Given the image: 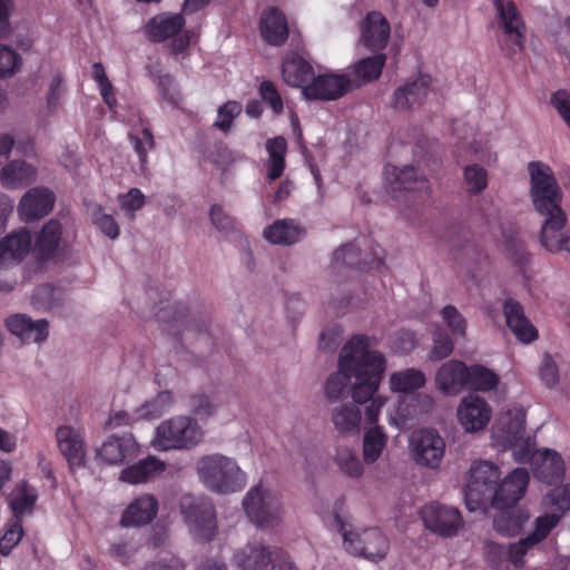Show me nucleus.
<instances>
[{
    "label": "nucleus",
    "mask_w": 570,
    "mask_h": 570,
    "mask_svg": "<svg viewBox=\"0 0 570 570\" xmlns=\"http://www.w3.org/2000/svg\"><path fill=\"white\" fill-rule=\"evenodd\" d=\"M377 338L364 334L352 336L342 347L338 368L325 384V395L337 401L350 392L354 403L363 404L379 391L386 371V358L376 350Z\"/></svg>",
    "instance_id": "nucleus-1"
},
{
    "label": "nucleus",
    "mask_w": 570,
    "mask_h": 570,
    "mask_svg": "<svg viewBox=\"0 0 570 570\" xmlns=\"http://www.w3.org/2000/svg\"><path fill=\"white\" fill-rule=\"evenodd\" d=\"M530 195L535 212L542 217L540 243L550 253L570 254V235L563 232L567 215L561 207L562 191L549 166L531 161Z\"/></svg>",
    "instance_id": "nucleus-2"
},
{
    "label": "nucleus",
    "mask_w": 570,
    "mask_h": 570,
    "mask_svg": "<svg viewBox=\"0 0 570 570\" xmlns=\"http://www.w3.org/2000/svg\"><path fill=\"white\" fill-rule=\"evenodd\" d=\"M195 472L199 483L216 494L236 493L247 484V474L237 460L218 452L200 456Z\"/></svg>",
    "instance_id": "nucleus-3"
},
{
    "label": "nucleus",
    "mask_w": 570,
    "mask_h": 570,
    "mask_svg": "<svg viewBox=\"0 0 570 570\" xmlns=\"http://www.w3.org/2000/svg\"><path fill=\"white\" fill-rule=\"evenodd\" d=\"M334 521L347 553L371 562H379L386 558L390 541L380 528H354L337 514L334 517Z\"/></svg>",
    "instance_id": "nucleus-4"
},
{
    "label": "nucleus",
    "mask_w": 570,
    "mask_h": 570,
    "mask_svg": "<svg viewBox=\"0 0 570 570\" xmlns=\"http://www.w3.org/2000/svg\"><path fill=\"white\" fill-rule=\"evenodd\" d=\"M492 438L503 450L511 449L517 462H525L529 451L534 449L533 440L525 434V412L513 407L501 413L492 426Z\"/></svg>",
    "instance_id": "nucleus-5"
},
{
    "label": "nucleus",
    "mask_w": 570,
    "mask_h": 570,
    "mask_svg": "<svg viewBox=\"0 0 570 570\" xmlns=\"http://www.w3.org/2000/svg\"><path fill=\"white\" fill-rule=\"evenodd\" d=\"M500 476L499 468L490 461L480 460L471 464L464 490L469 511H485L487 507L491 505Z\"/></svg>",
    "instance_id": "nucleus-6"
},
{
    "label": "nucleus",
    "mask_w": 570,
    "mask_h": 570,
    "mask_svg": "<svg viewBox=\"0 0 570 570\" xmlns=\"http://www.w3.org/2000/svg\"><path fill=\"white\" fill-rule=\"evenodd\" d=\"M179 510L196 541L208 542L214 539L217 531L216 510L208 497L184 494L179 500Z\"/></svg>",
    "instance_id": "nucleus-7"
},
{
    "label": "nucleus",
    "mask_w": 570,
    "mask_h": 570,
    "mask_svg": "<svg viewBox=\"0 0 570 570\" xmlns=\"http://www.w3.org/2000/svg\"><path fill=\"white\" fill-rule=\"evenodd\" d=\"M203 439L198 423L189 416H174L163 421L156 429L151 441L158 451L190 449Z\"/></svg>",
    "instance_id": "nucleus-8"
},
{
    "label": "nucleus",
    "mask_w": 570,
    "mask_h": 570,
    "mask_svg": "<svg viewBox=\"0 0 570 570\" xmlns=\"http://www.w3.org/2000/svg\"><path fill=\"white\" fill-rule=\"evenodd\" d=\"M243 508L250 522L261 528H274L283 520L279 495L262 483L248 490L243 499Z\"/></svg>",
    "instance_id": "nucleus-9"
},
{
    "label": "nucleus",
    "mask_w": 570,
    "mask_h": 570,
    "mask_svg": "<svg viewBox=\"0 0 570 570\" xmlns=\"http://www.w3.org/2000/svg\"><path fill=\"white\" fill-rule=\"evenodd\" d=\"M497 11L498 23L503 30L502 37L498 39L499 45L508 55L520 52L524 48L525 24L515 6L511 0H492Z\"/></svg>",
    "instance_id": "nucleus-10"
},
{
    "label": "nucleus",
    "mask_w": 570,
    "mask_h": 570,
    "mask_svg": "<svg viewBox=\"0 0 570 570\" xmlns=\"http://www.w3.org/2000/svg\"><path fill=\"white\" fill-rule=\"evenodd\" d=\"M291 562L288 554L281 548L266 546L261 541L247 542L235 551L233 563L240 570H264L268 564H282Z\"/></svg>",
    "instance_id": "nucleus-11"
},
{
    "label": "nucleus",
    "mask_w": 570,
    "mask_h": 570,
    "mask_svg": "<svg viewBox=\"0 0 570 570\" xmlns=\"http://www.w3.org/2000/svg\"><path fill=\"white\" fill-rule=\"evenodd\" d=\"M184 24L185 19L180 13L164 12L148 21L145 33L154 42H161L177 36L170 45V51L179 53L186 50L190 43V32L188 30L179 33Z\"/></svg>",
    "instance_id": "nucleus-12"
},
{
    "label": "nucleus",
    "mask_w": 570,
    "mask_h": 570,
    "mask_svg": "<svg viewBox=\"0 0 570 570\" xmlns=\"http://www.w3.org/2000/svg\"><path fill=\"white\" fill-rule=\"evenodd\" d=\"M409 448L416 464L435 469L444 456L445 442L435 430L422 429L412 433Z\"/></svg>",
    "instance_id": "nucleus-13"
},
{
    "label": "nucleus",
    "mask_w": 570,
    "mask_h": 570,
    "mask_svg": "<svg viewBox=\"0 0 570 570\" xmlns=\"http://www.w3.org/2000/svg\"><path fill=\"white\" fill-rule=\"evenodd\" d=\"M424 527L439 537H455L464 525L461 512L453 507L431 502L420 510Z\"/></svg>",
    "instance_id": "nucleus-14"
},
{
    "label": "nucleus",
    "mask_w": 570,
    "mask_h": 570,
    "mask_svg": "<svg viewBox=\"0 0 570 570\" xmlns=\"http://www.w3.org/2000/svg\"><path fill=\"white\" fill-rule=\"evenodd\" d=\"M456 416L465 432L475 433L487 428L492 416V410L484 399L468 395L461 400Z\"/></svg>",
    "instance_id": "nucleus-15"
},
{
    "label": "nucleus",
    "mask_w": 570,
    "mask_h": 570,
    "mask_svg": "<svg viewBox=\"0 0 570 570\" xmlns=\"http://www.w3.org/2000/svg\"><path fill=\"white\" fill-rule=\"evenodd\" d=\"M8 331L22 343L40 344L49 336V323L45 318L33 320L28 314H11L6 318Z\"/></svg>",
    "instance_id": "nucleus-16"
},
{
    "label": "nucleus",
    "mask_w": 570,
    "mask_h": 570,
    "mask_svg": "<svg viewBox=\"0 0 570 570\" xmlns=\"http://www.w3.org/2000/svg\"><path fill=\"white\" fill-rule=\"evenodd\" d=\"M351 88L350 79L344 75L324 73L313 77L311 83L302 89L307 99L335 100Z\"/></svg>",
    "instance_id": "nucleus-17"
},
{
    "label": "nucleus",
    "mask_w": 570,
    "mask_h": 570,
    "mask_svg": "<svg viewBox=\"0 0 570 570\" xmlns=\"http://www.w3.org/2000/svg\"><path fill=\"white\" fill-rule=\"evenodd\" d=\"M533 474L540 481L552 484L560 482L564 475V464L560 454L550 449L529 451V458Z\"/></svg>",
    "instance_id": "nucleus-18"
},
{
    "label": "nucleus",
    "mask_w": 570,
    "mask_h": 570,
    "mask_svg": "<svg viewBox=\"0 0 570 570\" xmlns=\"http://www.w3.org/2000/svg\"><path fill=\"white\" fill-rule=\"evenodd\" d=\"M529 482V473L524 468L513 470L497 487L495 498L491 507L498 510L514 508L513 505L523 497Z\"/></svg>",
    "instance_id": "nucleus-19"
},
{
    "label": "nucleus",
    "mask_w": 570,
    "mask_h": 570,
    "mask_svg": "<svg viewBox=\"0 0 570 570\" xmlns=\"http://www.w3.org/2000/svg\"><path fill=\"white\" fill-rule=\"evenodd\" d=\"M56 439L59 451L67 460L70 470L83 468L86 449L82 434L72 426L63 425L57 429Z\"/></svg>",
    "instance_id": "nucleus-20"
},
{
    "label": "nucleus",
    "mask_w": 570,
    "mask_h": 570,
    "mask_svg": "<svg viewBox=\"0 0 570 570\" xmlns=\"http://www.w3.org/2000/svg\"><path fill=\"white\" fill-rule=\"evenodd\" d=\"M55 204V195L46 187H33L20 199L18 212L21 219L31 222L48 215Z\"/></svg>",
    "instance_id": "nucleus-21"
},
{
    "label": "nucleus",
    "mask_w": 570,
    "mask_h": 570,
    "mask_svg": "<svg viewBox=\"0 0 570 570\" xmlns=\"http://www.w3.org/2000/svg\"><path fill=\"white\" fill-rule=\"evenodd\" d=\"M558 522L559 517L556 514L538 518L535 521V529L531 534L521 539L517 543L510 544L509 550L507 551V556L511 562L517 568L523 567L524 556L528 549L543 540Z\"/></svg>",
    "instance_id": "nucleus-22"
},
{
    "label": "nucleus",
    "mask_w": 570,
    "mask_h": 570,
    "mask_svg": "<svg viewBox=\"0 0 570 570\" xmlns=\"http://www.w3.org/2000/svg\"><path fill=\"white\" fill-rule=\"evenodd\" d=\"M469 367L458 360H451L441 365L435 375L439 391L448 395L459 394L469 381Z\"/></svg>",
    "instance_id": "nucleus-23"
},
{
    "label": "nucleus",
    "mask_w": 570,
    "mask_h": 570,
    "mask_svg": "<svg viewBox=\"0 0 570 570\" xmlns=\"http://www.w3.org/2000/svg\"><path fill=\"white\" fill-rule=\"evenodd\" d=\"M431 82L430 76L421 75L413 81L399 87L393 94V107L407 110L421 106L430 92Z\"/></svg>",
    "instance_id": "nucleus-24"
},
{
    "label": "nucleus",
    "mask_w": 570,
    "mask_h": 570,
    "mask_svg": "<svg viewBox=\"0 0 570 570\" xmlns=\"http://www.w3.org/2000/svg\"><path fill=\"white\" fill-rule=\"evenodd\" d=\"M137 453L138 444L131 434L112 435L97 451V455L108 464H120Z\"/></svg>",
    "instance_id": "nucleus-25"
},
{
    "label": "nucleus",
    "mask_w": 570,
    "mask_h": 570,
    "mask_svg": "<svg viewBox=\"0 0 570 570\" xmlns=\"http://www.w3.org/2000/svg\"><path fill=\"white\" fill-rule=\"evenodd\" d=\"M32 238L27 229L13 232L0 240V267L20 263L30 252Z\"/></svg>",
    "instance_id": "nucleus-26"
},
{
    "label": "nucleus",
    "mask_w": 570,
    "mask_h": 570,
    "mask_svg": "<svg viewBox=\"0 0 570 570\" xmlns=\"http://www.w3.org/2000/svg\"><path fill=\"white\" fill-rule=\"evenodd\" d=\"M158 512V500L151 494H141L134 499L122 512V527H140L151 522Z\"/></svg>",
    "instance_id": "nucleus-27"
},
{
    "label": "nucleus",
    "mask_w": 570,
    "mask_h": 570,
    "mask_svg": "<svg viewBox=\"0 0 570 570\" xmlns=\"http://www.w3.org/2000/svg\"><path fill=\"white\" fill-rule=\"evenodd\" d=\"M391 28L382 13L368 12L362 23V43L371 50L383 49L390 38Z\"/></svg>",
    "instance_id": "nucleus-28"
},
{
    "label": "nucleus",
    "mask_w": 570,
    "mask_h": 570,
    "mask_svg": "<svg viewBox=\"0 0 570 570\" xmlns=\"http://www.w3.org/2000/svg\"><path fill=\"white\" fill-rule=\"evenodd\" d=\"M505 322L511 332L522 343H530L538 337V332L531 322L525 317L521 304L509 298L503 304Z\"/></svg>",
    "instance_id": "nucleus-29"
},
{
    "label": "nucleus",
    "mask_w": 570,
    "mask_h": 570,
    "mask_svg": "<svg viewBox=\"0 0 570 570\" xmlns=\"http://www.w3.org/2000/svg\"><path fill=\"white\" fill-rule=\"evenodd\" d=\"M385 178L392 185L393 190L426 191L429 181L425 176L419 174L413 166H387Z\"/></svg>",
    "instance_id": "nucleus-30"
},
{
    "label": "nucleus",
    "mask_w": 570,
    "mask_h": 570,
    "mask_svg": "<svg viewBox=\"0 0 570 570\" xmlns=\"http://www.w3.org/2000/svg\"><path fill=\"white\" fill-rule=\"evenodd\" d=\"M261 33L269 45H283L288 38V23L284 13L277 8L265 10L261 17Z\"/></svg>",
    "instance_id": "nucleus-31"
},
{
    "label": "nucleus",
    "mask_w": 570,
    "mask_h": 570,
    "mask_svg": "<svg viewBox=\"0 0 570 570\" xmlns=\"http://www.w3.org/2000/svg\"><path fill=\"white\" fill-rule=\"evenodd\" d=\"M331 420L340 435L353 436L361 431L362 413L355 404L343 403L333 407Z\"/></svg>",
    "instance_id": "nucleus-32"
},
{
    "label": "nucleus",
    "mask_w": 570,
    "mask_h": 570,
    "mask_svg": "<svg viewBox=\"0 0 570 570\" xmlns=\"http://www.w3.org/2000/svg\"><path fill=\"white\" fill-rule=\"evenodd\" d=\"M263 235L272 244L288 246L298 242L305 229L293 219H278L267 226Z\"/></svg>",
    "instance_id": "nucleus-33"
},
{
    "label": "nucleus",
    "mask_w": 570,
    "mask_h": 570,
    "mask_svg": "<svg viewBox=\"0 0 570 570\" xmlns=\"http://www.w3.org/2000/svg\"><path fill=\"white\" fill-rule=\"evenodd\" d=\"M37 178V169L24 160L8 163L0 173V181L7 188H17L30 185Z\"/></svg>",
    "instance_id": "nucleus-34"
},
{
    "label": "nucleus",
    "mask_w": 570,
    "mask_h": 570,
    "mask_svg": "<svg viewBox=\"0 0 570 570\" xmlns=\"http://www.w3.org/2000/svg\"><path fill=\"white\" fill-rule=\"evenodd\" d=\"M282 75L286 83L293 87H304L303 85L313 78V67L299 55H287L282 65Z\"/></svg>",
    "instance_id": "nucleus-35"
},
{
    "label": "nucleus",
    "mask_w": 570,
    "mask_h": 570,
    "mask_svg": "<svg viewBox=\"0 0 570 570\" xmlns=\"http://www.w3.org/2000/svg\"><path fill=\"white\" fill-rule=\"evenodd\" d=\"M165 469L166 464L164 461L155 456H148L124 469L120 474V480L132 484L142 483L150 480L156 474L164 472Z\"/></svg>",
    "instance_id": "nucleus-36"
},
{
    "label": "nucleus",
    "mask_w": 570,
    "mask_h": 570,
    "mask_svg": "<svg viewBox=\"0 0 570 570\" xmlns=\"http://www.w3.org/2000/svg\"><path fill=\"white\" fill-rule=\"evenodd\" d=\"M529 518V513L520 508H507L499 510L493 520V527L503 535L514 537L521 532Z\"/></svg>",
    "instance_id": "nucleus-37"
},
{
    "label": "nucleus",
    "mask_w": 570,
    "mask_h": 570,
    "mask_svg": "<svg viewBox=\"0 0 570 570\" xmlns=\"http://www.w3.org/2000/svg\"><path fill=\"white\" fill-rule=\"evenodd\" d=\"M37 500V491L26 482H21L11 492L9 505L13 512V518L21 520L24 514L32 512L33 505Z\"/></svg>",
    "instance_id": "nucleus-38"
},
{
    "label": "nucleus",
    "mask_w": 570,
    "mask_h": 570,
    "mask_svg": "<svg viewBox=\"0 0 570 570\" xmlns=\"http://www.w3.org/2000/svg\"><path fill=\"white\" fill-rule=\"evenodd\" d=\"M287 142L284 137H274L266 141V150L268 153V173L271 180L277 179L283 175L285 169V153Z\"/></svg>",
    "instance_id": "nucleus-39"
},
{
    "label": "nucleus",
    "mask_w": 570,
    "mask_h": 570,
    "mask_svg": "<svg viewBox=\"0 0 570 570\" xmlns=\"http://www.w3.org/2000/svg\"><path fill=\"white\" fill-rule=\"evenodd\" d=\"M425 382L426 377L422 371L406 368L391 375L390 387L393 392L407 393L422 387Z\"/></svg>",
    "instance_id": "nucleus-40"
},
{
    "label": "nucleus",
    "mask_w": 570,
    "mask_h": 570,
    "mask_svg": "<svg viewBox=\"0 0 570 570\" xmlns=\"http://www.w3.org/2000/svg\"><path fill=\"white\" fill-rule=\"evenodd\" d=\"M61 224L57 219H50L41 229L36 249L42 257H49L58 248L61 238Z\"/></svg>",
    "instance_id": "nucleus-41"
},
{
    "label": "nucleus",
    "mask_w": 570,
    "mask_h": 570,
    "mask_svg": "<svg viewBox=\"0 0 570 570\" xmlns=\"http://www.w3.org/2000/svg\"><path fill=\"white\" fill-rule=\"evenodd\" d=\"M386 435L383 429L379 425H374L368 429L363 439V458L368 464H372L379 460L383 449L386 445Z\"/></svg>",
    "instance_id": "nucleus-42"
},
{
    "label": "nucleus",
    "mask_w": 570,
    "mask_h": 570,
    "mask_svg": "<svg viewBox=\"0 0 570 570\" xmlns=\"http://www.w3.org/2000/svg\"><path fill=\"white\" fill-rule=\"evenodd\" d=\"M173 402L174 396L171 392L163 391L137 409V417L146 420L157 419L169 410Z\"/></svg>",
    "instance_id": "nucleus-43"
},
{
    "label": "nucleus",
    "mask_w": 570,
    "mask_h": 570,
    "mask_svg": "<svg viewBox=\"0 0 570 570\" xmlns=\"http://www.w3.org/2000/svg\"><path fill=\"white\" fill-rule=\"evenodd\" d=\"M335 463L338 469L350 478L362 476L364 469L354 449L340 446L336 450Z\"/></svg>",
    "instance_id": "nucleus-44"
},
{
    "label": "nucleus",
    "mask_w": 570,
    "mask_h": 570,
    "mask_svg": "<svg viewBox=\"0 0 570 570\" xmlns=\"http://www.w3.org/2000/svg\"><path fill=\"white\" fill-rule=\"evenodd\" d=\"M468 373V385L473 390L487 392L499 384V376L484 366L473 365L469 368Z\"/></svg>",
    "instance_id": "nucleus-45"
},
{
    "label": "nucleus",
    "mask_w": 570,
    "mask_h": 570,
    "mask_svg": "<svg viewBox=\"0 0 570 570\" xmlns=\"http://www.w3.org/2000/svg\"><path fill=\"white\" fill-rule=\"evenodd\" d=\"M463 183L470 195H478L488 186V173L478 164L469 165L463 170Z\"/></svg>",
    "instance_id": "nucleus-46"
},
{
    "label": "nucleus",
    "mask_w": 570,
    "mask_h": 570,
    "mask_svg": "<svg viewBox=\"0 0 570 570\" xmlns=\"http://www.w3.org/2000/svg\"><path fill=\"white\" fill-rule=\"evenodd\" d=\"M386 57L377 53L373 57L361 59L354 68L356 76L363 80L370 81L380 77L385 65Z\"/></svg>",
    "instance_id": "nucleus-47"
},
{
    "label": "nucleus",
    "mask_w": 570,
    "mask_h": 570,
    "mask_svg": "<svg viewBox=\"0 0 570 570\" xmlns=\"http://www.w3.org/2000/svg\"><path fill=\"white\" fill-rule=\"evenodd\" d=\"M243 110L240 102L236 100H228L222 105L217 110V118L214 126L223 132H228L233 126L235 118H237Z\"/></svg>",
    "instance_id": "nucleus-48"
},
{
    "label": "nucleus",
    "mask_w": 570,
    "mask_h": 570,
    "mask_svg": "<svg viewBox=\"0 0 570 570\" xmlns=\"http://www.w3.org/2000/svg\"><path fill=\"white\" fill-rule=\"evenodd\" d=\"M129 140L138 155L141 170H145L148 161V151L155 146L150 129L144 128L138 135L129 134Z\"/></svg>",
    "instance_id": "nucleus-49"
},
{
    "label": "nucleus",
    "mask_w": 570,
    "mask_h": 570,
    "mask_svg": "<svg viewBox=\"0 0 570 570\" xmlns=\"http://www.w3.org/2000/svg\"><path fill=\"white\" fill-rule=\"evenodd\" d=\"M441 317L444 324L449 327L451 333L458 337H464L466 334V320L453 305L444 306L441 312Z\"/></svg>",
    "instance_id": "nucleus-50"
},
{
    "label": "nucleus",
    "mask_w": 570,
    "mask_h": 570,
    "mask_svg": "<svg viewBox=\"0 0 570 570\" xmlns=\"http://www.w3.org/2000/svg\"><path fill=\"white\" fill-rule=\"evenodd\" d=\"M23 534L22 522L18 518H12L3 535L0 538V552L8 556L11 550L20 542Z\"/></svg>",
    "instance_id": "nucleus-51"
},
{
    "label": "nucleus",
    "mask_w": 570,
    "mask_h": 570,
    "mask_svg": "<svg viewBox=\"0 0 570 570\" xmlns=\"http://www.w3.org/2000/svg\"><path fill=\"white\" fill-rule=\"evenodd\" d=\"M454 344L448 333L438 331L433 334V343L429 352L431 361H441L450 356L453 352Z\"/></svg>",
    "instance_id": "nucleus-52"
},
{
    "label": "nucleus",
    "mask_w": 570,
    "mask_h": 570,
    "mask_svg": "<svg viewBox=\"0 0 570 570\" xmlns=\"http://www.w3.org/2000/svg\"><path fill=\"white\" fill-rule=\"evenodd\" d=\"M91 219L95 225L110 239H116L119 236L120 228L116 219L102 212L100 206H95L91 212Z\"/></svg>",
    "instance_id": "nucleus-53"
},
{
    "label": "nucleus",
    "mask_w": 570,
    "mask_h": 570,
    "mask_svg": "<svg viewBox=\"0 0 570 570\" xmlns=\"http://www.w3.org/2000/svg\"><path fill=\"white\" fill-rule=\"evenodd\" d=\"M547 502L553 508V512L549 515L556 514L560 519L566 511L570 510V485L551 490L547 495Z\"/></svg>",
    "instance_id": "nucleus-54"
},
{
    "label": "nucleus",
    "mask_w": 570,
    "mask_h": 570,
    "mask_svg": "<svg viewBox=\"0 0 570 570\" xmlns=\"http://www.w3.org/2000/svg\"><path fill=\"white\" fill-rule=\"evenodd\" d=\"M360 249L354 244H346L337 248L333 253V263L335 266H348L364 268L363 263L360 261Z\"/></svg>",
    "instance_id": "nucleus-55"
},
{
    "label": "nucleus",
    "mask_w": 570,
    "mask_h": 570,
    "mask_svg": "<svg viewBox=\"0 0 570 570\" xmlns=\"http://www.w3.org/2000/svg\"><path fill=\"white\" fill-rule=\"evenodd\" d=\"M158 89L163 99L168 104L176 107L181 102L183 96L175 79L170 75H163L159 77Z\"/></svg>",
    "instance_id": "nucleus-56"
},
{
    "label": "nucleus",
    "mask_w": 570,
    "mask_h": 570,
    "mask_svg": "<svg viewBox=\"0 0 570 570\" xmlns=\"http://www.w3.org/2000/svg\"><path fill=\"white\" fill-rule=\"evenodd\" d=\"M213 226L220 233L229 234L236 229V219L229 216L222 206L214 205L209 212Z\"/></svg>",
    "instance_id": "nucleus-57"
},
{
    "label": "nucleus",
    "mask_w": 570,
    "mask_h": 570,
    "mask_svg": "<svg viewBox=\"0 0 570 570\" xmlns=\"http://www.w3.org/2000/svg\"><path fill=\"white\" fill-rule=\"evenodd\" d=\"M57 302V291L50 284H42L35 288L31 303L39 308H51Z\"/></svg>",
    "instance_id": "nucleus-58"
},
{
    "label": "nucleus",
    "mask_w": 570,
    "mask_h": 570,
    "mask_svg": "<svg viewBox=\"0 0 570 570\" xmlns=\"http://www.w3.org/2000/svg\"><path fill=\"white\" fill-rule=\"evenodd\" d=\"M20 65L19 55L0 45V78L11 76Z\"/></svg>",
    "instance_id": "nucleus-59"
},
{
    "label": "nucleus",
    "mask_w": 570,
    "mask_h": 570,
    "mask_svg": "<svg viewBox=\"0 0 570 570\" xmlns=\"http://www.w3.org/2000/svg\"><path fill=\"white\" fill-rule=\"evenodd\" d=\"M540 377L548 387H554L559 382V371L553 357L546 353L540 366Z\"/></svg>",
    "instance_id": "nucleus-60"
},
{
    "label": "nucleus",
    "mask_w": 570,
    "mask_h": 570,
    "mask_svg": "<svg viewBox=\"0 0 570 570\" xmlns=\"http://www.w3.org/2000/svg\"><path fill=\"white\" fill-rule=\"evenodd\" d=\"M417 345L415 333L409 330L399 331L392 342V348L396 353L407 354Z\"/></svg>",
    "instance_id": "nucleus-61"
},
{
    "label": "nucleus",
    "mask_w": 570,
    "mask_h": 570,
    "mask_svg": "<svg viewBox=\"0 0 570 570\" xmlns=\"http://www.w3.org/2000/svg\"><path fill=\"white\" fill-rule=\"evenodd\" d=\"M259 94L275 114L278 115L283 111L282 97L272 81H263L259 86Z\"/></svg>",
    "instance_id": "nucleus-62"
},
{
    "label": "nucleus",
    "mask_w": 570,
    "mask_h": 570,
    "mask_svg": "<svg viewBox=\"0 0 570 570\" xmlns=\"http://www.w3.org/2000/svg\"><path fill=\"white\" fill-rule=\"evenodd\" d=\"M190 406L193 412L200 417L210 416L216 411V404L213 399L204 393L193 395L190 400Z\"/></svg>",
    "instance_id": "nucleus-63"
},
{
    "label": "nucleus",
    "mask_w": 570,
    "mask_h": 570,
    "mask_svg": "<svg viewBox=\"0 0 570 570\" xmlns=\"http://www.w3.org/2000/svg\"><path fill=\"white\" fill-rule=\"evenodd\" d=\"M551 104L570 128V94L566 90L556 91L551 97Z\"/></svg>",
    "instance_id": "nucleus-64"
}]
</instances>
